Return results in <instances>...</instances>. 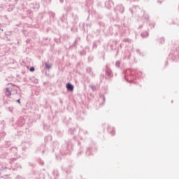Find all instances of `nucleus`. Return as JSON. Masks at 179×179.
Returning <instances> with one entry per match:
<instances>
[{"mask_svg": "<svg viewBox=\"0 0 179 179\" xmlns=\"http://www.w3.org/2000/svg\"><path fill=\"white\" fill-rule=\"evenodd\" d=\"M123 10H124V8H122V13L123 12Z\"/></svg>", "mask_w": 179, "mask_h": 179, "instance_id": "nucleus-37", "label": "nucleus"}, {"mask_svg": "<svg viewBox=\"0 0 179 179\" xmlns=\"http://www.w3.org/2000/svg\"><path fill=\"white\" fill-rule=\"evenodd\" d=\"M134 10H136V15L140 18L143 19V17L145 19L146 21L149 20V16L146 14H145V11L139 8V6H136L134 7L132 11L134 12Z\"/></svg>", "mask_w": 179, "mask_h": 179, "instance_id": "nucleus-1", "label": "nucleus"}, {"mask_svg": "<svg viewBox=\"0 0 179 179\" xmlns=\"http://www.w3.org/2000/svg\"><path fill=\"white\" fill-rule=\"evenodd\" d=\"M49 14H50V15L51 17H54L55 15V14L54 13H52V12H50Z\"/></svg>", "mask_w": 179, "mask_h": 179, "instance_id": "nucleus-17", "label": "nucleus"}, {"mask_svg": "<svg viewBox=\"0 0 179 179\" xmlns=\"http://www.w3.org/2000/svg\"><path fill=\"white\" fill-rule=\"evenodd\" d=\"M148 36V33L147 31H145V33L141 34V36L143 38L146 37Z\"/></svg>", "mask_w": 179, "mask_h": 179, "instance_id": "nucleus-13", "label": "nucleus"}, {"mask_svg": "<svg viewBox=\"0 0 179 179\" xmlns=\"http://www.w3.org/2000/svg\"><path fill=\"white\" fill-rule=\"evenodd\" d=\"M4 169H8V168H7V167H5Z\"/></svg>", "mask_w": 179, "mask_h": 179, "instance_id": "nucleus-40", "label": "nucleus"}, {"mask_svg": "<svg viewBox=\"0 0 179 179\" xmlns=\"http://www.w3.org/2000/svg\"><path fill=\"white\" fill-rule=\"evenodd\" d=\"M142 73L141 72H139L138 74V76H140V74H141Z\"/></svg>", "mask_w": 179, "mask_h": 179, "instance_id": "nucleus-34", "label": "nucleus"}, {"mask_svg": "<svg viewBox=\"0 0 179 179\" xmlns=\"http://www.w3.org/2000/svg\"><path fill=\"white\" fill-rule=\"evenodd\" d=\"M10 111H12V110H11V109H10Z\"/></svg>", "mask_w": 179, "mask_h": 179, "instance_id": "nucleus-45", "label": "nucleus"}, {"mask_svg": "<svg viewBox=\"0 0 179 179\" xmlns=\"http://www.w3.org/2000/svg\"><path fill=\"white\" fill-rule=\"evenodd\" d=\"M12 150H16V148H13Z\"/></svg>", "mask_w": 179, "mask_h": 179, "instance_id": "nucleus-33", "label": "nucleus"}, {"mask_svg": "<svg viewBox=\"0 0 179 179\" xmlns=\"http://www.w3.org/2000/svg\"><path fill=\"white\" fill-rule=\"evenodd\" d=\"M91 87L92 90H94L95 88V87L94 85H92Z\"/></svg>", "mask_w": 179, "mask_h": 179, "instance_id": "nucleus-29", "label": "nucleus"}, {"mask_svg": "<svg viewBox=\"0 0 179 179\" xmlns=\"http://www.w3.org/2000/svg\"><path fill=\"white\" fill-rule=\"evenodd\" d=\"M106 73L109 77L112 76V72L108 68H106Z\"/></svg>", "mask_w": 179, "mask_h": 179, "instance_id": "nucleus-8", "label": "nucleus"}, {"mask_svg": "<svg viewBox=\"0 0 179 179\" xmlns=\"http://www.w3.org/2000/svg\"><path fill=\"white\" fill-rule=\"evenodd\" d=\"M36 179H45V175L43 173H40L38 177H36Z\"/></svg>", "mask_w": 179, "mask_h": 179, "instance_id": "nucleus-9", "label": "nucleus"}, {"mask_svg": "<svg viewBox=\"0 0 179 179\" xmlns=\"http://www.w3.org/2000/svg\"><path fill=\"white\" fill-rule=\"evenodd\" d=\"M8 145H10V143L8 142Z\"/></svg>", "mask_w": 179, "mask_h": 179, "instance_id": "nucleus-38", "label": "nucleus"}, {"mask_svg": "<svg viewBox=\"0 0 179 179\" xmlns=\"http://www.w3.org/2000/svg\"><path fill=\"white\" fill-rule=\"evenodd\" d=\"M131 1H138V0H131Z\"/></svg>", "mask_w": 179, "mask_h": 179, "instance_id": "nucleus-35", "label": "nucleus"}, {"mask_svg": "<svg viewBox=\"0 0 179 179\" xmlns=\"http://www.w3.org/2000/svg\"><path fill=\"white\" fill-rule=\"evenodd\" d=\"M53 174L57 176V171H53Z\"/></svg>", "mask_w": 179, "mask_h": 179, "instance_id": "nucleus-24", "label": "nucleus"}, {"mask_svg": "<svg viewBox=\"0 0 179 179\" xmlns=\"http://www.w3.org/2000/svg\"><path fill=\"white\" fill-rule=\"evenodd\" d=\"M13 160H16V159H13Z\"/></svg>", "mask_w": 179, "mask_h": 179, "instance_id": "nucleus-39", "label": "nucleus"}, {"mask_svg": "<svg viewBox=\"0 0 179 179\" xmlns=\"http://www.w3.org/2000/svg\"><path fill=\"white\" fill-rule=\"evenodd\" d=\"M14 93L17 94V90H14Z\"/></svg>", "mask_w": 179, "mask_h": 179, "instance_id": "nucleus-30", "label": "nucleus"}, {"mask_svg": "<svg viewBox=\"0 0 179 179\" xmlns=\"http://www.w3.org/2000/svg\"><path fill=\"white\" fill-rule=\"evenodd\" d=\"M86 155H87V156H90V148H87V150L86 151Z\"/></svg>", "mask_w": 179, "mask_h": 179, "instance_id": "nucleus-15", "label": "nucleus"}, {"mask_svg": "<svg viewBox=\"0 0 179 179\" xmlns=\"http://www.w3.org/2000/svg\"><path fill=\"white\" fill-rule=\"evenodd\" d=\"M72 149V146L71 145V143L68 142L66 143V145L63 147L61 150V155H68L71 150Z\"/></svg>", "mask_w": 179, "mask_h": 179, "instance_id": "nucleus-2", "label": "nucleus"}, {"mask_svg": "<svg viewBox=\"0 0 179 179\" xmlns=\"http://www.w3.org/2000/svg\"><path fill=\"white\" fill-rule=\"evenodd\" d=\"M60 2L62 3V0H60Z\"/></svg>", "mask_w": 179, "mask_h": 179, "instance_id": "nucleus-41", "label": "nucleus"}, {"mask_svg": "<svg viewBox=\"0 0 179 179\" xmlns=\"http://www.w3.org/2000/svg\"><path fill=\"white\" fill-rule=\"evenodd\" d=\"M35 173L32 172L31 173H29L26 176V178H24V179H31L33 176H34Z\"/></svg>", "mask_w": 179, "mask_h": 179, "instance_id": "nucleus-5", "label": "nucleus"}, {"mask_svg": "<svg viewBox=\"0 0 179 179\" xmlns=\"http://www.w3.org/2000/svg\"><path fill=\"white\" fill-rule=\"evenodd\" d=\"M108 131H109L112 135H114L115 133V129H114V128L108 127Z\"/></svg>", "mask_w": 179, "mask_h": 179, "instance_id": "nucleus-7", "label": "nucleus"}, {"mask_svg": "<svg viewBox=\"0 0 179 179\" xmlns=\"http://www.w3.org/2000/svg\"><path fill=\"white\" fill-rule=\"evenodd\" d=\"M44 152H45V150H42V153H44Z\"/></svg>", "mask_w": 179, "mask_h": 179, "instance_id": "nucleus-36", "label": "nucleus"}, {"mask_svg": "<svg viewBox=\"0 0 179 179\" xmlns=\"http://www.w3.org/2000/svg\"><path fill=\"white\" fill-rule=\"evenodd\" d=\"M17 44H19V42L17 43Z\"/></svg>", "mask_w": 179, "mask_h": 179, "instance_id": "nucleus-46", "label": "nucleus"}, {"mask_svg": "<svg viewBox=\"0 0 179 179\" xmlns=\"http://www.w3.org/2000/svg\"><path fill=\"white\" fill-rule=\"evenodd\" d=\"M155 27V24H153V27Z\"/></svg>", "mask_w": 179, "mask_h": 179, "instance_id": "nucleus-42", "label": "nucleus"}, {"mask_svg": "<svg viewBox=\"0 0 179 179\" xmlns=\"http://www.w3.org/2000/svg\"><path fill=\"white\" fill-rule=\"evenodd\" d=\"M100 98L104 101H105V97L103 95H101Z\"/></svg>", "mask_w": 179, "mask_h": 179, "instance_id": "nucleus-22", "label": "nucleus"}, {"mask_svg": "<svg viewBox=\"0 0 179 179\" xmlns=\"http://www.w3.org/2000/svg\"><path fill=\"white\" fill-rule=\"evenodd\" d=\"M132 81L131 80H130V83H131Z\"/></svg>", "mask_w": 179, "mask_h": 179, "instance_id": "nucleus-44", "label": "nucleus"}, {"mask_svg": "<svg viewBox=\"0 0 179 179\" xmlns=\"http://www.w3.org/2000/svg\"><path fill=\"white\" fill-rule=\"evenodd\" d=\"M39 4L38 3H36L34 6H33V8L36 10H37L38 8H39Z\"/></svg>", "mask_w": 179, "mask_h": 179, "instance_id": "nucleus-11", "label": "nucleus"}, {"mask_svg": "<svg viewBox=\"0 0 179 179\" xmlns=\"http://www.w3.org/2000/svg\"><path fill=\"white\" fill-rule=\"evenodd\" d=\"M39 163H40V164H41V166H43V161L40 160V161H39Z\"/></svg>", "mask_w": 179, "mask_h": 179, "instance_id": "nucleus-25", "label": "nucleus"}, {"mask_svg": "<svg viewBox=\"0 0 179 179\" xmlns=\"http://www.w3.org/2000/svg\"><path fill=\"white\" fill-rule=\"evenodd\" d=\"M6 94L8 96L12 95V92H13V90H9V88H6Z\"/></svg>", "mask_w": 179, "mask_h": 179, "instance_id": "nucleus-6", "label": "nucleus"}, {"mask_svg": "<svg viewBox=\"0 0 179 179\" xmlns=\"http://www.w3.org/2000/svg\"><path fill=\"white\" fill-rule=\"evenodd\" d=\"M69 132L71 134H74V129H70L69 130Z\"/></svg>", "mask_w": 179, "mask_h": 179, "instance_id": "nucleus-20", "label": "nucleus"}, {"mask_svg": "<svg viewBox=\"0 0 179 179\" xmlns=\"http://www.w3.org/2000/svg\"><path fill=\"white\" fill-rule=\"evenodd\" d=\"M124 42H129L130 40H129V38H124Z\"/></svg>", "mask_w": 179, "mask_h": 179, "instance_id": "nucleus-23", "label": "nucleus"}, {"mask_svg": "<svg viewBox=\"0 0 179 179\" xmlns=\"http://www.w3.org/2000/svg\"><path fill=\"white\" fill-rule=\"evenodd\" d=\"M17 102H18L19 103H20V99L17 100Z\"/></svg>", "mask_w": 179, "mask_h": 179, "instance_id": "nucleus-26", "label": "nucleus"}, {"mask_svg": "<svg viewBox=\"0 0 179 179\" xmlns=\"http://www.w3.org/2000/svg\"><path fill=\"white\" fill-rule=\"evenodd\" d=\"M131 74L137 75V72H135L134 73H131Z\"/></svg>", "mask_w": 179, "mask_h": 179, "instance_id": "nucleus-31", "label": "nucleus"}, {"mask_svg": "<svg viewBox=\"0 0 179 179\" xmlns=\"http://www.w3.org/2000/svg\"><path fill=\"white\" fill-rule=\"evenodd\" d=\"M34 70H35V69H34V67H33V66L29 69V71H30L31 72L34 71Z\"/></svg>", "mask_w": 179, "mask_h": 179, "instance_id": "nucleus-19", "label": "nucleus"}, {"mask_svg": "<svg viewBox=\"0 0 179 179\" xmlns=\"http://www.w3.org/2000/svg\"><path fill=\"white\" fill-rule=\"evenodd\" d=\"M57 160H59V159H60V157H59L57 155L56 156Z\"/></svg>", "mask_w": 179, "mask_h": 179, "instance_id": "nucleus-32", "label": "nucleus"}, {"mask_svg": "<svg viewBox=\"0 0 179 179\" xmlns=\"http://www.w3.org/2000/svg\"><path fill=\"white\" fill-rule=\"evenodd\" d=\"M165 40L163 37L160 38L159 40H158V42L159 43V44H163L164 43Z\"/></svg>", "mask_w": 179, "mask_h": 179, "instance_id": "nucleus-12", "label": "nucleus"}, {"mask_svg": "<svg viewBox=\"0 0 179 179\" xmlns=\"http://www.w3.org/2000/svg\"><path fill=\"white\" fill-rule=\"evenodd\" d=\"M15 179H23V177L17 176Z\"/></svg>", "mask_w": 179, "mask_h": 179, "instance_id": "nucleus-21", "label": "nucleus"}, {"mask_svg": "<svg viewBox=\"0 0 179 179\" xmlns=\"http://www.w3.org/2000/svg\"><path fill=\"white\" fill-rule=\"evenodd\" d=\"M52 66V64H48L47 62L45 63V67L47 69H50Z\"/></svg>", "mask_w": 179, "mask_h": 179, "instance_id": "nucleus-10", "label": "nucleus"}, {"mask_svg": "<svg viewBox=\"0 0 179 179\" xmlns=\"http://www.w3.org/2000/svg\"><path fill=\"white\" fill-rule=\"evenodd\" d=\"M31 80H32V82H34V83H38V80L36 79L34 77L30 78Z\"/></svg>", "mask_w": 179, "mask_h": 179, "instance_id": "nucleus-14", "label": "nucleus"}, {"mask_svg": "<svg viewBox=\"0 0 179 179\" xmlns=\"http://www.w3.org/2000/svg\"><path fill=\"white\" fill-rule=\"evenodd\" d=\"M105 6L108 9H110L113 6V2L112 1H108L105 3Z\"/></svg>", "mask_w": 179, "mask_h": 179, "instance_id": "nucleus-3", "label": "nucleus"}, {"mask_svg": "<svg viewBox=\"0 0 179 179\" xmlns=\"http://www.w3.org/2000/svg\"><path fill=\"white\" fill-rule=\"evenodd\" d=\"M77 40L75 41L74 43H73V46H75V44L76 43Z\"/></svg>", "mask_w": 179, "mask_h": 179, "instance_id": "nucleus-28", "label": "nucleus"}, {"mask_svg": "<svg viewBox=\"0 0 179 179\" xmlns=\"http://www.w3.org/2000/svg\"><path fill=\"white\" fill-rule=\"evenodd\" d=\"M160 3H162V1H159Z\"/></svg>", "mask_w": 179, "mask_h": 179, "instance_id": "nucleus-43", "label": "nucleus"}, {"mask_svg": "<svg viewBox=\"0 0 179 179\" xmlns=\"http://www.w3.org/2000/svg\"><path fill=\"white\" fill-rule=\"evenodd\" d=\"M66 87V89H67L68 91H70V92H73V91L74 87L70 83H67Z\"/></svg>", "mask_w": 179, "mask_h": 179, "instance_id": "nucleus-4", "label": "nucleus"}, {"mask_svg": "<svg viewBox=\"0 0 179 179\" xmlns=\"http://www.w3.org/2000/svg\"><path fill=\"white\" fill-rule=\"evenodd\" d=\"M120 65V61L116 62L115 66H116L117 67H119Z\"/></svg>", "mask_w": 179, "mask_h": 179, "instance_id": "nucleus-16", "label": "nucleus"}, {"mask_svg": "<svg viewBox=\"0 0 179 179\" xmlns=\"http://www.w3.org/2000/svg\"><path fill=\"white\" fill-rule=\"evenodd\" d=\"M91 70H92V69H91L90 67H88V68H87V69H86V71H87V73H90V72H91Z\"/></svg>", "mask_w": 179, "mask_h": 179, "instance_id": "nucleus-18", "label": "nucleus"}, {"mask_svg": "<svg viewBox=\"0 0 179 179\" xmlns=\"http://www.w3.org/2000/svg\"><path fill=\"white\" fill-rule=\"evenodd\" d=\"M136 52L137 53H139L140 52V50L138 49L136 50Z\"/></svg>", "mask_w": 179, "mask_h": 179, "instance_id": "nucleus-27", "label": "nucleus"}]
</instances>
